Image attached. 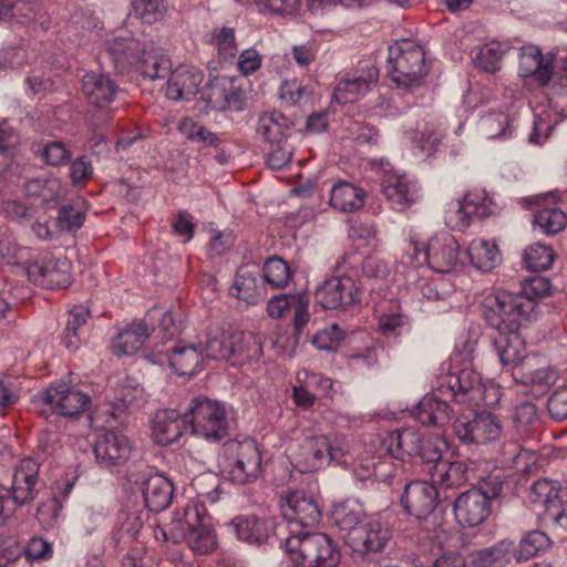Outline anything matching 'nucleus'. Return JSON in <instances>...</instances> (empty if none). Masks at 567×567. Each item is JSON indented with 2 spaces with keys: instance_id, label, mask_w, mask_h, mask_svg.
<instances>
[{
  "instance_id": "f257e3e1",
  "label": "nucleus",
  "mask_w": 567,
  "mask_h": 567,
  "mask_svg": "<svg viewBox=\"0 0 567 567\" xmlns=\"http://www.w3.org/2000/svg\"><path fill=\"white\" fill-rule=\"evenodd\" d=\"M105 51L110 55L118 73H140L150 80L165 79L172 66L169 56L154 42L142 43L140 39L128 35H114L104 41Z\"/></svg>"
},
{
  "instance_id": "f03ea898",
  "label": "nucleus",
  "mask_w": 567,
  "mask_h": 567,
  "mask_svg": "<svg viewBox=\"0 0 567 567\" xmlns=\"http://www.w3.org/2000/svg\"><path fill=\"white\" fill-rule=\"evenodd\" d=\"M434 389L440 395L462 404L492 406L499 400L498 389L483 383L480 374L470 365L442 367Z\"/></svg>"
},
{
  "instance_id": "7ed1b4c3",
  "label": "nucleus",
  "mask_w": 567,
  "mask_h": 567,
  "mask_svg": "<svg viewBox=\"0 0 567 567\" xmlns=\"http://www.w3.org/2000/svg\"><path fill=\"white\" fill-rule=\"evenodd\" d=\"M423 436L414 429H403L386 433L373 440V446H378V456H372L367 468L372 467V474L377 481L390 486L399 484L398 472L401 470L393 464V460L406 461L416 457Z\"/></svg>"
},
{
  "instance_id": "20e7f679",
  "label": "nucleus",
  "mask_w": 567,
  "mask_h": 567,
  "mask_svg": "<svg viewBox=\"0 0 567 567\" xmlns=\"http://www.w3.org/2000/svg\"><path fill=\"white\" fill-rule=\"evenodd\" d=\"M280 545L295 567H337L340 563L338 545L321 532L291 529Z\"/></svg>"
},
{
  "instance_id": "39448f33",
  "label": "nucleus",
  "mask_w": 567,
  "mask_h": 567,
  "mask_svg": "<svg viewBox=\"0 0 567 567\" xmlns=\"http://www.w3.org/2000/svg\"><path fill=\"white\" fill-rule=\"evenodd\" d=\"M178 533L174 534V544L185 542L197 555H208L217 547V535L213 518L205 504L199 499L189 501L183 512H176Z\"/></svg>"
},
{
  "instance_id": "423d86ee",
  "label": "nucleus",
  "mask_w": 567,
  "mask_h": 567,
  "mask_svg": "<svg viewBox=\"0 0 567 567\" xmlns=\"http://www.w3.org/2000/svg\"><path fill=\"white\" fill-rule=\"evenodd\" d=\"M347 453L348 444L343 439L336 437L331 441L322 434H310L300 437V441L291 447L290 460L298 472L312 473L332 462L347 465L348 461L344 458Z\"/></svg>"
},
{
  "instance_id": "0eeeda50",
  "label": "nucleus",
  "mask_w": 567,
  "mask_h": 567,
  "mask_svg": "<svg viewBox=\"0 0 567 567\" xmlns=\"http://www.w3.org/2000/svg\"><path fill=\"white\" fill-rule=\"evenodd\" d=\"M535 309V301L509 291L491 293L483 302L484 319L497 332L519 331Z\"/></svg>"
},
{
  "instance_id": "6e6552de",
  "label": "nucleus",
  "mask_w": 567,
  "mask_h": 567,
  "mask_svg": "<svg viewBox=\"0 0 567 567\" xmlns=\"http://www.w3.org/2000/svg\"><path fill=\"white\" fill-rule=\"evenodd\" d=\"M404 256L414 267L426 265L437 274H450L460 264V244L451 234L441 233L427 241L411 239Z\"/></svg>"
},
{
  "instance_id": "1a4fd4ad",
  "label": "nucleus",
  "mask_w": 567,
  "mask_h": 567,
  "mask_svg": "<svg viewBox=\"0 0 567 567\" xmlns=\"http://www.w3.org/2000/svg\"><path fill=\"white\" fill-rule=\"evenodd\" d=\"M218 467L236 484H248L261 474V453L255 440H228L218 453Z\"/></svg>"
},
{
  "instance_id": "9d476101",
  "label": "nucleus",
  "mask_w": 567,
  "mask_h": 567,
  "mask_svg": "<svg viewBox=\"0 0 567 567\" xmlns=\"http://www.w3.org/2000/svg\"><path fill=\"white\" fill-rule=\"evenodd\" d=\"M40 464L25 457L16 465L10 485H0V527L17 509L33 502L38 495Z\"/></svg>"
},
{
  "instance_id": "9b49d317",
  "label": "nucleus",
  "mask_w": 567,
  "mask_h": 567,
  "mask_svg": "<svg viewBox=\"0 0 567 567\" xmlns=\"http://www.w3.org/2000/svg\"><path fill=\"white\" fill-rule=\"evenodd\" d=\"M188 429L197 439L219 443L229 433L230 421L224 402L207 396L194 398L186 410Z\"/></svg>"
},
{
  "instance_id": "f8f14e48",
  "label": "nucleus",
  "mask_w": 567,
  "mask_h": 567,
  "mask_svg": "<svg viewBox=\"0 0 567 567\" xmlns=\"http://www.w3.org/2000/svg\"><path fill=\"white\" fill-rule=\"evenodd\" d=\"M386 72L399 86L411 89L427 74L423 47L413 39L395 40L388 49Z\"/></svg>"
},
{
  "instance_id": "ddd939ff",
  "label": "nucleus",
  "mask_w": 567,
  "mask_h": 567,
  "mask_svg": "<svg viewBox=\"0 0 567 567\" xmlns=\"http://www.w3.org/2000/svg\"><path fill=\"white\" fill-rule=\"evenodd\" d=\"M282 520L276 524V536H282L284 529L288 535L293 530H310L319 523L321 511L315 497L302 489L289 491L280 501Z\"/></svg>"
},
{
  "instance_id": "4468645a",
  "label": "nucleus",
  "mask_w": 567,
  "mask_h": 567,
  "mask_svg": "<svg viewBox=\"0 0 567 567\" xmlns=\"http://www.w3.org/2000/svg\"><path fill=\"white\" fill-rule=\"evenodd\" d=\"M28 279L47 289H64L72 282L71 264L66 258H55L48 252L30 249L22 262Z\"/></svg>"
},
{
  "instance_id": "2eb2a0df",
  "label": "nucleus",
  "mask_w": 567,
  "mask_h": 567,
  "mask_svg": "<svg viewBox=\"0 0 567 567\" xmlns=\"http://www.w3.org/2000/svg\"><path fill=\"white\" fill-rule=\"evenodd\" d=\"M90 402L87 394L63 381L53 382L32 396L35 408L49 406L53 413L66 417L82 413Z\"/></svg>"
},
{
  "instance_id": "dca6fc26",
  "label": "nucleus",
  "mask_w": 567,
  "mask_h": 567,
  "mask_svg": "<svg viewBox=\"0 0 567 567\" xmlns=\"http://www.w3.org/2000/svg\"><path fill=\"white\" fill-rule=\"evenodd\" d=\"M380 186L388 203L398 212L409 209L422 197V188L417 179L392 167L383 168Z\"/></svg>"
},
{
  "instance_id": "f3484780",
  "label": "nucleus",
  "mask_w": 567,
  "mask_h": 567,
  "mask_svg": "<svg viewBox=\"0 0 567 567\" xmlns=\"http://www.w3.org/2000/svg\"><path fill=\"white\" fill-rule=\"evenodd\" d=\"M493 200L484 190L467 192L463 197L452 199L445 208V225L453 230H465L474 215L486 217L493 214Z\"/></svg>"
},
{
  "instance_id": "a211bd4d",
  "label": "nucleus",
  "mask_w": 567,
  "mask_h": 567,
  "mask_svg": "<svg viewBox=\"0 0 567 567\" xmlns=\"http://www.w3.org/2000/svg\"><path fill=\"white\" fill-rule=\"evenodd\" d=\"M437 497L439 493L433 483L416 480L404 485L400 502L405 513L427 524L425 528L430 530L436 525L433 512L437 505Z\"/></svg>"
},
{
  "instance_id": "6ab92c4d",
  "label": "nucleus",
  "mask_w": 567,
  "mask_h": 567,
  "mask_svg": "<svg viewBox=\"0 0 567 567\" xmlns=\"http://www.w3.org/2000/svg\"><path fill=\"white\" fill-rule=\"evenodd\" d=\"M327 278L315 290V299L323 309L347 310L360 303L354 279L349 272Z\"/></svg>"
},
{
  "instance_id": "aec40b11",
  "label": "nucleus",
  "mask_w": 567,
  "mask_h": 567,
  "mask_svg": "<svg viewBox=\"0 0 567 567\" xmlns=\"http://www.w3.org/2000/svg\"><path fill=\"white\" fill-rule=\"evenodd\" d=\"M25 24L33 31H44L51 18L44 0H0V22Z\"/></svg>"
},
{
  "instance_id": "412c9836",
  "label": "nucleus",
  "mask_w": 567,
  "mask_h": 567,
  "mask_svg": "<svg viewBox=\"0 0 567 567\" xmlns=\"http://www.w3.org/2000/svg\"><path fill=\"white\" fill-rule=\"evenodd\" d=\"M132 442L118 431H105L93 446L96 464L104 470L113 471L124 466L132 455Z\"/></svg>"
},
{
  "instance_id": "4be33fe9",
  "label": "nucleus",
  "mask_w": 567,
  "mask_h": 567,
  "mask_svg": "<svg viewBox=\"0 0 567 567\" xmlns=\"http://www.w3.org/2000/svg\"><path fill=\"white\" fill-rule=\"evenodd\" d=\"M78 481L73 471L55 483L52 495L38 506L37 519L44 529H53L64 520L63 508Z\"/></svg>"
},
{
  "instance_id": "5701e85b",
  "label": "nucleus",
  "mask_w": 567,
  "mask_h": 567,
  "mask_svg": "<svg viewBox=\"0 0 567 567\" xmlns=\"http://www.w3.org/2000/svg\"><path fill=\"white\" fill-rule=\"evenodd\" d=\"M102 29L99 18L89 10L75 8L59 33L78 47H86L102 40Z\"/></svg>"
},
{
  "instance_id": "b1692460",
  "label": "nucleus",
  "mask_w": 567,
  "mask_h": 567,
  "mask_svg": "<svg viewBox=\"0 0 567 567\" xmlns=\"http://www.w3.org/2000/svg\"><path fill=\"white\" fill-rule=\"evenodd\" d=\"M379 70L373 64L367 63L342 76L333 91V99L338 104L353 103L364 96L377 83Z\"/></svg>"
},
{
  "instance_id": "393cba45",
  "label": "nucleus",
  "mask_w": 567,
  "mask_h": 567,
  "mask_svg": "<svg viewBox=\"0 0 567 567\" xmlns=\"http://www.w3.org/2000/svg\"><path fill=\"white\" fill-rule=\"evenodd\" d=\"M518 75L523 79H533L537 84L548 85L554 75L555 55L543 54L542 50L533 44L520 48L518 55Z\"/></svg>"
},
{
  "instance_id": "a878e982",
  "label": "nucleus",
  "mask_w": 567,
  "mask_h": 567,
  "mask_svg": "<svg viewBox=\"0 0 567 567\" xmlns=\"http://www.w3.org/2000/svg\"><path fill=\"white\" fill-rule=\"evenodd\" d=\"M446 128L444 117L431 115L417 123L415 130H406L404 133L412 148L429 157L437 152Z\"/></svg>"
},
{
  "instance_id": "bb28decb",
  "label": "nucleus",
  "mask_w": 567,
  "mask_h": 567,
  "mask_svg": "<svg viewBox=\"0 0 567 567\" xmlns=\"http://www.w3.org/2000/svg\"><path fill=\"white\" fill-rule=\"evenodd\" d=\"M453 512L461 526L473 528L483 524L491 515V504L481 491L471 488L455 498Z\"/></svg>"
},
{
  "instance_id": "cd10ccee",
  "label": "nucleus",
  "mask_w": 567,
  "mask_h": 567,
  "mask_svg": "<svg viewBox=\"0 0 567 567\" xmlns=\"http://www.w3.org/2000/svg\"><path fill=\"white\" fill-rule=\"evenodd\" d=\"M188 427L186 411L161 409L156 411L151 422V436L155 444L169 446L179 441Z\"/></svg>"
},
{
  "instance_id": "c85d7f7f",
  "label": "nucleus",
  "mask_w": 567,
  "mask_h": 567,
  "mask_svg": "<svg viewBox=\"0 0 567 567\" xmlns=\"http://www.w3.org/2000/svg\"><path fill=\"white\" fill-rule=\"evenodd\" d=\"M169 75L166 86V96L168 100L190 101L199 91L204 81V73L200 69L182 64L166 74Z\"/></svg>"
},
{
  "instance_id": "c756f323",
  "label": "nucleus",
  "mask_w": 567,
  "mask_h": 567,
  "mask_svg": "<svg viewBox=\"0 0 567 567\" xmlns=\"http://www.w3.org/2000/svg\"><path fill=\"white\" fill-rule=\"evenodd\" d=\"M82 92L91 105L103 110L116 100L121 89L110 74L87 72L82 79Z\"/></svg>"
},
{
  "instance_id": "7c9ffc66",
  "label": "nucleus",
  "mask_w": 567,
  "mask_h": 567,
  "mask_svg": "<svg viewBox=\"0 0 567 567\" xmlns=\"http://www.w3.org/2000/svg\"><path fill=\"white\" fill-rule=\"evenodd\" d=\"M513 379L520 384L538 388L540 391H547L558 379V371L547 364L545 359L533 353L527 360L515 369Z\"/></svg>"
},
{
  "instance_id": "2f4dec72",
  "label": "nucleus",
  "mask_w": 567,
  "mask_h": 567,
  "mask_svg": "<svg viewBox=\"0 0 567 567\" xmlns=\"http://www.w3.org/2000/svg\"><path fill=\"white\" fill-rule=\"evenodd\" d=\"M494 338V348L503 368L515 375V369L533 353H526L525 341L518 331L497 332Z\"/></svg>"
},
{
  "instance_id": "473e14b6",
  "label": "nucleus",
  "mask_w": 567,
  "mask_h": 567,
  "mask_svg": "<svg viewBox=\"0 0 567 567\" xmlns=\"http://www.w3.org/2000/svg\"><path fill=\"white\" fill-rule=\"evenodd\" d=\"M391 538L386 523L380 517H369L352 536V546L362 553H378L384 549Z\"/></svg>"
},
{
  "instance_id": "72a5a7b5",
  "label": "nucleus",
  "mask_w": 567,
  "mask_h": 567,
  "mask_svg": "<svg viewBox=\"0 0 567 567\" xmlns=\"http://www.w3.org/2000/svg\"><path fill=\"white\" fill-rule=\"evenodd\" d=\"M28 197L39 200L47 209L56 207L66 194V187L55 175L30 178L24 184Z\"/></svg>"
},
{
  "instance_id": "f704fd0d",
  "label": "nucleus",
  "mask_w": 567,
  "mask_h": 567,
  "mask_svg": "<svg viewBox=\"0 0 567 567\" xmlns=\"http://www.w3.org/2000/svg\"><path fill=\"white\" fill-rule=\"evenodd\" d=\"M230 293L247 305H257L262 301L266 290L258 269L248 266L240 267L234 277Z\"/></svg>"
},
{
  "instance_id": "c9c22d12",
  "label": "nucleus",
  "mask_w": 567,
  "mask_h": 567,
  "mask_svg": "<svg viewBox=\"0 0 567 567\" xmlns=\"http://www.w3.org/2000/svg\"><path fill=\"white\" fill-rule=\"evenodd\" d=\"M168 364L177 375L193 377L202 370L205 360L202 344H177L167 350Z\"/></svg>"
},
{
  "instance_id": "e433bc0d",
  "label": "nucleus",
  "mask_w": 567,
  "mask_h": 567,
  "mask_svg": "<svg viewBox=\"0 0 567 567\" xmlns=\"http://www.w3.org/2000/svg\"><path fill=\"white\" fill-rule=\"evenodd\" d=\"M141 491L145 506L151 512L166 509L174 494L172 482L162 474H151L141 481Z\"/></svg>"
},
{
  "instance_id": "4c0bfd02",
  "label": "nucleus",
  "mask_w": 567,
  "mask_h": 567,
  "mask_svg": "<svg viewBox=\"0 0 567 567\" xmlns=\"http://www.w3.org/2000/svg\"><path fill=\"white\" fill-rule=\"evenodd\" d=\"M241 333H228L223 329H212L207 332L206 343L203 348L204 358L210 360H228L241 352L239 342Z\"/></svg>"
},
{
  "instance_id": "58836bf2",
  "label": "nucleus",
  "mask_w": 567,
  "mask_h": 567,
  "mask_svg": "<svg viewBox=\"0 0 567 567\" xmlns=\"http://www.w3.org/2000/svg\"><path fill=\"white\" fill-rule=\"evenodd\" d=\"M518 118L506 112H488L480 121V132L492 141H507L516 136Z\"/></svg>"
},
{
  "instance_id": "ea45409f",
  "label": "nucleus",
  "mask_w": 567,
  "mask_h": 567,
  "mask_svg": "<svg viewBox=\"0 0 567 567\" xmlns=\"http://www.w3.org/2000/svg\"><path fill=\"white\" fill-rule=\"evenodd\" d=\"M44 61L39 55L38 43H18L14 45H3L0 49V74L22 69L24 65L33 62Z\"/></svg>"
},
{
  "instance_id": "a19ab883",
  "label": "nucleus",
  "mask_w": 567,
  "mask_h": 567,
  "mask_svg": "<svg viewBox=\"0 0 567 567\" xmlns=\"http://www.w3.org/2000/svg\"><path fill=\"white\" fill-rule=\"evenodd\" d=\"M410 317L403 312L396 301L380 306L378 310V331L385 338H398L410 331Z\"/></svg>"
},
{
  "instance_id": "79ce46f5",
  "label": "nucleus",
  "mask_w": 567,
  "mask_h": 567,
  "mask_svg": "<svg viewBox=\"0 0 567 567\" xmlns=\"http://www.w3.org/2000/svg\"><path fill=\"white\" fill-rule=\"evenodd\" d=\"M151 336L146 321L134 322L122 330L112 341V352L117 355H133L143 348Z\"/></svg>"
},
{
  "instance_id": "37998d69",
  "label": "nucleus",
  "mask_w": 567,
  "mask_h": 567,
  "mask_svg": "<svg viewBox=\"0 0 567 567\" xmlns=\"http://www.w3.org/2000/svg\"><path fill=\"white\" fill-rule=\"evenodd\" d=\"M229 527L237 538L249 544H259L268 539L274 523L257 516H236Z\"/></svg>"
},
{
  "instance_id": "c03bdc74",
  "label": "nucleus",
  "mask_w": 567,
  "mask_h": 567,
  "mask_svg": "<svg viewBox=\"0 0 567 567\" xmlns=\"http://www.w3.org/2000/svg\"><path fill=\"white\" fill-rule=\"evenodd\" d=\"M432 483L442 488H456L468 480V468L463 461L444 460L429 466Z\"/></svg>"
},
{
  "instance_id": "a18cd8bd",
  "label": "nucleus",
  "mask_w": 567,
  "mask_h": 567,
  "mask_svg": "<svg viewBox=\"0 0 567 567\" xmlns=\"http://www.w3.org/2000/svg\"><path fill=\"white\" fill-rule=\"evenodd\" d=\"M365 517L363 504L353 497L340 501L332 507L331 518L333 524L340 529L350 534H355L359 524Z\"/></svg>"
},
{
  "instance_id": "49530a36",
  "label": "nucleus",
  "mask_w": 567,
  "mask_h": 567,
  "mask_svg": "<svg viewBox=\"0 0 567 567\" xmlns=\"http://www.w3.org/2000/svg\"><path fill=\"white\" fill-rule=\"evenodd\" d=\"M365 190L349 182H339L330 189L329 204L334 209L349 213L363 207Z\"/></svg>"
},
{
  "instance_id": "de8ad7c7",
  "label": "nucleus",
  "mask_w": 567,
  "mask_h": 567,
  "mask_svg": "<svg viewBox=\"0 0 567 567\" xmlns=\"http://www.w3.org/2000/svg\"><path fill=\"white\" fill-rule=\"evenodd\" d=\"M471 265L483 272L491 271L501 261V255L495 241L487 239H473L467 247Z\"/></svg>"
},
{
  "instance_id": "09e8293b",
  "label": "nucleus",
  "mask_w": 567,
  "mask_h": 567,
  "mask_svg": "<svg viewBox=\"0 0 567 567\" xmlns=\"http://www.w3.org/2000/svg\"><path fill=\"white\" fill-rule=\"evenodd\" d=\"M558 72L548 92V106L560 117L567 118V51L559 56Z\"/></svg>"
},
{
  "instance_id": "8fccbe9b",
  "label": "nucleus",
  "mask_w": 567,
  "mask_h": 567,
  "mask_svg": "<svg viewBox=\"0 0 567 567\" xmlns=\"http://www.w3.org/2000/svg\"><path fill=\"white\" fill-rule=\"evenodd\" d=\"M360 265L362 276L369 279L384 278L388 275V266L377 257H367L360 259L357 255H343L336 264L340 271L355 272V267Z\"/></svg>"
},
{
  "instance_id": "3c124183",
  "label": "nucleus",
  "mask_w": 567,
  "mask_h": 567,
  "mask_svg": "<svg viewBox=\"0 0 567 567\" xmlns=\"http://www.w3.org/2000/svg\"><path fill=\"white\" fill-rule=\"evenodd\" d=\"M511 49L509 41L491 40L480 48L474 62L483 71L495 73L501 69L502 60Z\"/></svg>"
},
{
  "instance_id": "603ef678",
  "label": "nucleus",
  "mask_w": 567,
  "mask_h": 567,
  "mask_svg": "<svg viewBox=\"0 0 567 567\" xmlns=\"http://www.w3.org/2000/svg\"><path fill=\"white\" fill-rule=\"evenodd\" d=\"M288 128L289 121L281 112H266L258 118L257 133L270 144H280Z\"/></svg>"
},
{
  "instance_id": "864d4df0",
  "label": "nucleus",
  "mask_w": 567,
  "mask_h": 567,
  "mask_svg": "<svg viewBox=\"0 0 567 567\" xmlns=\"http://www.w3.org/2000/svg\"><path fill=\"white\" fill-rule=\"evenodd\" d=\"M90 310L82 306H74L68 313L62 343L70 351H76L81 344L80 329L85 324Z\"/></svg>"
},
{
  "instance_id": "5fc2aeb1",
  "label": "nucleus",
  "mask_w": 567,
  "mask_h": 567,
  "mask_svg": "<svg viewBox=\"0 0 567 567\" xmlns=\"http://www.w3.org/2000/svg\"><path fill=\"white\" fill-rule=\"evenodd\" d=\"M85 217L86 202L79 197L60 208L58 225L61 230L75 231L83 226Z\"/></svg>"
},
{
  "instance_id": "6e6d98bb",
  "label": "nucleus",
  "mask_w": 567,
  "mask_h": 567,
  "mask_svg": "<svg viewBox=\"0 0 567 567\" xmlns=\"http://www.w3.org/2000/svg\"><path fill=\"white\" fill-rule=\"evenodd\" d=\"M533 223L545 235H555L567 226V215L556 207H544L533 215Z\"/></svg>"
},
{
  "instance_id": "4d7b16f0",
  "label": "nucleus",
  "mask_w": 567,
  "mask_h": 567,
  "mask_svg": "<svg viewBox=\"0 0 567 567\" xmlns=\"http://www.w3.org/2000/svg\"><path fill=\"white\" fill-rule=\"evenodd\" d=\"M549 544L550 539L544 532L530 530L520 539L518 547L514 550V556L517 561H526L548 547Z\"/></svg>"
},
{
  "instance_id": "13d9d810",
  "label": "nucleus",
  "mask_w": 567,
  "mask_h": 567,
  "mask_svg": "<svg viewBox=\"0 0 567 567\" xmlns=\"http://www.w3.org/2000/svg\"><path fill=\"white\" fill-rule=\"evenodd\" d=\"M476 431L478 444H488L503 436V425L499 417L491 412H476Z\"/></svg>"
},
{
  "instance_id": "bf43d9fd",
  "label": "nucleus",
  "mask_w": 567,
  "mask_h": 567,
  "mask_svg": "<svg viewBox=\"0 0 567 567\" xmlns=\"http://www.w3.org/2000/svg\"><path fill=\"white\" fill-rule=\"evenodd\" d=\"M262 277L269 286L279 289L286 287L290 281L291 270L284 259L270 257L264 264Z\"/></svg>"
},
{
  "instance_id": "052dcab7",
  "label": "nucleus",
  "mask_w": 567,
  "mask_h": 567,
  "mask_svg": "<svg viewBox=\"0 0 567 567\" xmlns=\"http://www.w3.org/2000/svg\"><path fill=\"white\" fill-rule=\"evenodd\" d=\"M513 542L503 539L497 544L477 551V563L481 567L503 566L511 559Z\"/></svg>"
},
{
  "instance_id": "680f3d73",
  "label": "nucleus",
  "mask_w": 567,
  "mask_h": 567,
  "mask_svg": "<svg viewBox=\"0 0 567 567\" xmlns=\"http://www.w3.org/2000/svg\"><path fill=\"white\" fill-rule=\"evenodd\" d=\"M120 526L113 533L112 539L116 547L123 548L137 537L143 522L137 513H125L120 517Z\"/></svg>"
},
{
  "instance_id": "e2e57ef3",
  "label": "nucleus",
  "mask_w": 567,
  "mask_h": 567,
  "mask_svg": "<svg viewBox=\"0 0 567 567\" xmlns=\"http://www.w3.org/2000/svg\"><path fill=\"white\" fill-rule=\"evenodd\" d=\"M30 256V248L19 246L13 236L3 231L0 233V262L10 266H20Z\"/></svg>"
},
{
  "instance_id": "0e129e2a",
  "label": "nucleus",
  "mask_w": 567,
  "mask_h": 567,
  "mask_svg": "<svg viewBox=\"0 0 567 567\" xmlns=\"http://www.w3.org/2000/svg\"><path fill=\"white\" fill-rule=\"evenodd\" d=\"M555 258L553 249L544 244L535 243L528 246L524 252V264L530 271L548 269Z\"/></svg>"
},
{
  "instance_id": "69168bd1",
  "label": "nucleus",
  "mask_w": 567,
  "mask_h": 567,
  "mask_svg": "<svg viewBox=\"0 0 567 567\" xmlns=\"http://www.w3.org/2000/svg\"><path fill=\"white\" fill-rule=\"evenodd\" d=\"M558 121L551 118V115L547 113L543 107H538L534 111L533 127L528 135V142L535 145L544 144Z\"/></svg>"
},
{
  "instance_id": "338daca9",
  "label": "nucleus",
  "mask_w": 567,
  "mask_h": 567,
  "mask_svg": "<svg viewBox=\"0 0 567 567\" xmlns=\"http://www.w3.org/2000/svg\"><path fill=\"white\" fill-rule=\"evenodd\" d=\"M530 492L534 496L533 502L542 504L545 511L548 509L549 505H556L563 501L560 497V485L556 481L538 480L532 485Z\"/></svg>"
},
{
  "instance_id": "774afa93",
  "label": "nucleus",
  "mask_w": 567,
  "mask_h": 567,
  "mask_svg": "<svg viewBox=\"0 0 567 567\" xmlns=\"http://www.w3.org/2000/svg\"><path fill=\"white\" fill-rule=\"evenodd\" d=\"M424 299L445 302L455 291L454 285L444 277L431 278L420 286Z\"/></svg>"
}]
</instances>
